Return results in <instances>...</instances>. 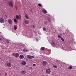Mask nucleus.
Instances as JSON below:
<instances>
[{
	"instance_id": "bb28decb",
	"label": "nucleus",
	"mask_w": 76,
	"mask_h": 76,
	"mask_svg": "<svg viewBox=\"0 0 76 76\" xmlns=\"http://www.w3.org/2000/svg\"><path fill=\"white\" fill-rule=\"evenodd\" d=\"M27 58H30V56H29V55H27Z\"/></svg>"
},
{
	"instance_id": "f03ea898",
	"label": "nucleus",
	"mask_w": 76,
	"mask_h": 76,
	"mask_svg": "<svg viewBox=\"0 0 76 76\" xmlns=\"http://www.w3.org/2000/svg\"><path fill=\"white\" fill-rule=\"evenodd\" d=\"M13 56H15V57H19V54L18 53H15H15H14L13 54Z\"/></svg>"
},
{
	"instance_id": "393cba45",
	"label": "nucleus",
	"mask_w": 76,
	"mask_h": 76,
	"mask_svg": "<svg viewBox=\"0 0 76 76\" xmlns=\"http://www.w3.org/2000/svg\"><path fill=\"white\" fill-rule=\"evenodd\" d=\"M23 51H24V52H27V50H26L25 49H23Z\"/></svg>"
},
{
	"instance_id": "c756f323",
	"label": "nucleus",
	"mask_w": 76,
	"mask_h": 76,
	"mask_svg": "<svg viewBox=\"0 0 76 76\" xmlns=\"http://www.w3.org/2000/svg\"><path fill=\"white\" fill-rule=\"evenodd\" d=\"M33 66L34 67L36 66V64H33Z\"/></svg>"
},
{
	"instance_id": "c85d7f7f",
	"label": "nucleus",
	"mask_w": 76,
	"mask_h": 76,
	"mask_svg": "<svg viewBox=\"0 0 76 76\" xmlns=\"http://www.w3.org/2000/svg\"><path fill=\"white\" fill-rule=\"evenodd\" d=\"M3 38H1L0 37V41H1V40H3Z\"/></svg>"
},
{
	"instance_id": "2eb2a0df",
	"label": "nucleus",
	"mask_w": 76,
	"mask_h": 76,
	"mask_svg": "<svg viewBox=\"0 0 76 76\" xmlns=\"http://www.w3.org/2000/svg\"><path fill=\"white\" fill-rule=\"evenodd\" d=\"M47 19L48 22H51V19H50V18H48Z\"/></svg>"
},
{
	"instance_id": "2f4dec72",
	"label": "nucleus",
	"mask_w": 76,
	"mask_h": 76,
	"mask_svg": "<svg viewBox=\"0 0 76 76\" xmlns=\"http://www.w3.org/2000/svg\"><path fill=\"white\" fill-rule=\"evenodd\" d=\"M37 32H38V34H40V32H39V31H38Z\"/></svg>"
},
{
	"instance_id": "20e7f679",
	"label": "nucleus",
	"mask_w": 76,
	"mask_h": 76,
	"mask_svg": "<svg viewBox=\"0 0 76 76\" xmlns=\"http://www.w3.org/2000/svg\"><path fill=\"white\" fill-rule=\"evenodd\" d=\"M0 22L3 23L4 22V20L3 18H1L0 19Z\"/></svg>"
},
{
	"instance_id": "423d86ee",
	"label": "nucleus",
	"mask_w": 76,
	"mask_h": 76,
	"mask_svg": "<svg viewBox=\"0 0 76 76\" xmlns=\"http://www.w3.org/2000/svg\"><path fill=\"white\" fill-rule=\"evenodd\" d=\"M7 65L9 67H12V64L9 62L7 63Z\"/></svg>"
},
{
	"instance_id": "4c0bfd02",
	"label": "nucleus",
	"mask_w": 76,
	"mask_h": 76,
	"mask_svg": "<svg viewBox=\"0 0 76 76\" xmlns=\"http://www.w3.org/2000/svg\"><path fill=\"white\" fill-rule=\"evenodd\" d=\"M19 19H21V17H20Z\"/></svg>"
},
{
	"instance_id": "1a4fd4ad",
	"label": "nucleus",
	"mask_w": 76,
	"mask_h": 76,
	"mask_svg": "<svg viewBox=\"0 0 76 76\" xmlns=\"http://www.w3.org/2000/svg\"><path fill=\"white\" fill-rule=\"evenodd\" d=\"M24 22L26 24H29V21L27 20H25Z\"/></svg>"
},
{
	"instance_id": "f704fd0d",
	"label": "nucleus",
	"mask_w": 76,
	"mask_h": 76,
	"mask_svg": "<svg viewBox=\"0 0 76 76\" xmlns=\"http://www.w3.org/2000/svg\"><path fill=\"white\" fill-rule=\"evenodd\" d=\"M7 43H9V41H7V42H6Z\"/></svg>"
},
{
	"instance_id": "aec40b11",
	"label": "nucleus",
	"mask_w": 76,
	"mask_h": 76,
	"mask_svg": "<svg viewBox=\"0 0 76 76\" xmlns=\"http://www.w3.org/2000/svg\"><path fill=\"white\" fill-rule=\"evenodd\" d=\"M34 58V57L33 56H30V59H32V58Z\"/></svg>"
},
{
	"instance_id": "f8f14e48",
	"label": "nucleus",
	"mask_w": 76,
	"mask_h": 76,
	"mask_svg": "<svg viewBox=\"0 0 76 76\" xmlns=\"http://www.w3.org/2000/svg\"><path fill=\"white\" fill-rule=\"evenodd\" d=\"M21 64L22 65H26V62L25 61H23L22 62Z\"/></svg>"
},
{
	"instance_id": "7c9ffc66",
	"label": "nucleus",
	"mask_w": 76,
	"mask_h": 76,
	"mask_svg": "<svg viewBox=\"0 0 76 76\" xmlns=\"http://www.w3.org/2000/svg\"><path fill=\"white\" fill-rule=\"evenodd\" d=\"M29 69H31V70H32V68L31 67H29Z\"/></svg>"
},
{
	"instance_id": "f3484780",
	"label": "nucleus",
	"mask_w": 76,
	"mask_h": 76,
	"mask_svg": "<svg viewBox=\"0 0 76 76\" xmlns=\"http://www.w3.org/2000/svg\"><path fill=\"white\" fill-rule=\"evenodd\" d=\"M73 67L71 66L68 68V69H72Z\"/></svg>"
},
{
	"instance_id": "4468645a",
	"label": "nucleus",
	"mask_w": 76,
	"mask_h": 76,
	"mask_svg": "<svg viewBox=\"0 0 76 76\" xmlns=\"http://www.w3.org/2000/svg\"><path fill=\"white\" fill-rule=\"evenodd\" d=\"M42 11L43 13H44L45 14H46V13H47V11L45 10H43Z\"/></svg>"
},
{
	"instance_id": "cd10ccee",
	"label": "nucleus",
	"mask_w": 76,
	"mask_h": 76,
	"mask_svg": "<svg viewBox=\"0 0 76 76\" xmlns=\"http://www.w3.org/2000/svg\"><path fill=\"white\" fill-rule=\"evenodd\" d=\"M38 5L39 6V7L41 6H42L41 4H39V3L38 4Z\"/></svg>"
},
{
	"instance_id": "72a5a7b5",
	"label": "nucleus",
	"mask_w": 76,
	"mask_h": 76,
	"mask_svg": "<svg viewBox=\"0 0 76 76\" xmlns=\"http://www.w3.org/2000/svg\"><path fill=\"white\" fill-rule=\"evenodd\" d=\"M33 28H35V27L34 26V25H33Z\"/></svg>"
},
{
	"instance_id": "0eeeda50",
	"label": "nucleus",
	"mask_w": 76,
	"mask_h": 76,
	"mask_svg": "<svg viewBox=\"0 0 76 76\" xmlns=\"http://www.w3.org/2000/svg\"><path fill=\"white\" fill-rule=\"evenodd\" d=\"M20 73L22 75H25V73H26V72L24 71H21L20 72Z\"/></svg>"
},
{
	"instance_id": "58836bf2",
	"label": "nucleus",
	"mask_w": 76,
	"mask_h": 76,
	"mask_svg": "<svg viewBox=\"0 0 76 76\" xmlns=\"http://www.w3.org/2000/svg\"><path fill=\"white\" fill-rule=\"evenodd\" d=\"M61 66H62V65H61Z\"/></svg>"
},
{
	"instance_id": "6e6552de",
	"label": "nucleus",
	"mask_w": 76,
	"mask_h": 76,
	"mask_svg": "<svg viewBox=\"0 0 76 76\" xmlns=\"http://www.w3.org/2000/svg\"><path fill=\"white\" fill-rule=\"evenodd\" d=\"M42 64L44 66H46L47 65V62L45 61H44L43 62Z\"/></svg>"
},
{
	"instance_id": "412c9836",
	"label": "nucleus",
	"mask_w": 76,
	"mask_h": 76,
	"mask_svg": "<svg viewBox=\"0 0 76 76\" xmlns=\"http://www.w3.org/2000/svg\"><path fill=\"white\" fill-rule=\"evenodd\" d=\"M41 49L42 50H44V49H45V48L44 47H42L41 48Z\"/></svg>"
},
{
	"instance_id": "9b49d317",
	"label": "nucleus",
	"mask_w": 76,
	"mask_h": 76,
	"mask_svg": "<svg viewBox=\"0 0 76 76\" xmlns=\"http://www.w3.org/2000/svg\"><path fill=\"white\" fill-rule=\"evenodd\" d=\"M52 45H55V41L54 40H52L51 43Z\"/></svg>"
},
{
	"instance_id": "6ab92c4d",
	"label": "nucleus",
	"mask_w": 76,
	"mask_h": 76,
	"mask_svg": "<svg viewBox=\"0 0 76 76\" xmlns=\"http://www.w3.org/2000/svg\"><path fill=\"white\" fill-rule=\"evenodd\" d=\"M53 67L56 69H57V66L56 65H53Z\"/></svg>"
},
{
	"instance_id": "dca6fc26",
	"label": "nucleus",
	"mask_w": 76,
	"mask_h": 76,
	"mask_svg": "<svg viewBox=\"0 0 76 76\" xmlns=\"http://www.w3.org/2000/svg\"><path fill=\"white\" fill-rule=\"evenodd\" d=\"M16 19H19V15H17L16 16Z\"/></svg>"
},
{
	"instance_id": "473e14b6",
	"label": "nucleus",
	"mask_w": 76,
	"mask_h": 76,
	"mask_svg": "<svg viewBox=\"0 0 76 76\" xmlns=\"http://www.w3.org/2000/svg\"><path fill=\"white\" fill-rule=\"evenodd\" d=\"M16 10H18V7H15Z\"/></svg>"
},
{
	"instance_id": "ddd939ff",
	"label": "nucleus",
	"mask_w": 76,
	"mask_h": 76,
	"mask_svg": "<svg viewBox=\"0 0 76 76\" xmlns=\"http://www.w3.org/2000/svg\"><path fill=\"white\" fill-rule=\"evenodd\" d=\"M25 17L27 19H29V17H28V15L26 14L25 15Z\"/></svg>"
},
{
	"instance_id": "39448f33",
	"label": "nucleus",
	"mask_w": 76,
	"mask_h": 76,
	"mask_svg": "<svg viewBox=\"0 0 76 76\" xmlns=\"http://www.w3.org/2000/svg\"><path fill=\"white\" fill-rule=\"evenodd\" d=\"M8 22L11 25L12 24V21L11 19H9L8 20Z\"/></svg>"
},
{
	"instance_id": "ea45409f",
	"label": "nucleus",
	"mask_w": 76,
	"mask_h": 76,
	"mask_svg": "<svg viewBox=\"0 0 76 76\" xmlns=\"http://www.w3.org/2000/svg\"><path fill=\"white\" fill-rule=\"evenodd\" d=\"M31 12V13H32V12Z\"/></svg>"
},
{
	"instance_id": "7ed1b4c3",
	"label": "nucleus",
	"mask_w": 76,
	"mask_h": 76,
	"mask_svg": "<svg viewBox=\"0 0 76 76\" xmlns=\"http://www.w3.org/2000/svg\"><path fill=\"white\" fill-rule=\"evenodd\" d=\"M46 72L47 73H48V74H50L51 72V71L50 69H47L46 70Z\"/></svg>"
},
{
	"instance_id": "e433bc0d",
	"label": "nucleus",
	"mask_w": 76,
	"mask_h": 76,
	"mask_svg": "<svg viewBox=\"0 0 76 76\" xmlns=\"http://www.w3.org/2000/svg\"><path fill=\"white\" fill-rule=\"evenodd\" d=\"M5 75H7V74L6 73H5Z\"/></svg>"
},
{
	"instance_id": "c9c22d12",
	"label": "nucleus",
	"mask_w": 76,
	"mask_h": 76,
	"mask_svg": "<svg viewBox=\"0 0 76 76\" xmlns=\"http://www.w3.org/2000/svg\"><path fill=\"white\" fill-rule=\"evenodd\" d=\"M1 75H2L1 74V73H0V76H1Z\"/></svg>"
},
{
	"instance_id": "b1692460",
	"label": "nucleus",
	"mask_w": 76,
	"mask_h": 76,
	"mask_svg": "<svg viewBox=\"0 0 76 76\" xmlns=\"http://www.w3.org/2000/svg\"><path fill=\"white\" fill-rule=\"evenodd\" d=\"M43 31H46V28H44L43 29Z\"/></svg>"
},
{
	"instance_id": "4be33fe9",
	"label": "nucleus",
	"mask_w": 76,
	"mask_h": 76,
	"mask_svg": "<svg viewBox=\"0 0 76 76\" xmlns=\"http://www.w3.org/2000/svg\"><path fill=\"white\" fill-rule=\"evenodd\" d=\"M14 22H17V20L16 19H14Z\"/></svg>"
},
{
	"instance_id": "f257e3e1",
	"label": "nucleus",
	"mask_w": 76,
	"mask_h": 76,
	"mask_svg": "<svg viewBox=\"0 0 76 76\" xmlns=\"http://www.w3.org/2000/svg\"><path fill=\"white\" fill-rule=\"evenodd\" d=\"M8 5L10 7H13V2L12 1H9L8 2Z\"/></svg>"
},
{
	"instance_id": "a211bd4d",
	"label": "nucleus",
	"mask_w": 76,
	"mask_h": 76,
	"mask_svg": "<svg viewBox=\"0 0 76 76\" xmlns=\"http://www.w3.org/2000/svg\"><path fill=\"white\" fill-rule=\"evenodd\" d=\"M62 37L61 36L59 35V34H58V38H61Z\"/></svg>"
},
{
	"instance_id": "9d476101",
	"label": "nucleus",
	"mask_w": 76,
	"mask_h": 76,
	"mask_svg": "<svg viewBox=\"0 0 76 76\" xmlns=\"http://www.w3.org/2000/svg\"><path fill=\"white\" fill-rule=\"evenodd\" d=\"M20 59H23L24 58V56L23 55H20L19 56Z\"/></svg>"
},
{
	"instance_id": "a878e982",
	"label": "nucleus",
	"mask_w": 76,
	"mask_h": 76,
	"mask_svg": "<svg viewBox=\"0 0 76 76\" xmlns=\"http://www.w3.org/2000/svg\"><path fill=\"white\" fill-rule=\"evenodd\" d=\"M61 38V41H64V39H63V37H62Z\"/></svg>"
},
{
	"instance_id": "5701e85b",
	"label": "nucleus",
	"mask_w": 76,
	"mask_h": 76,
	"mask_svg": "<svg viewBox=\"0 0 76 76\" xmlns=\"http://www.w3.org/2000/svg\"><path fill=\"white\" fill-rule=\"evenodd\" d=\"M14 29L15 30H16V29H17V27L16 26H14Z\"/></svg>"
}]
</instances>
